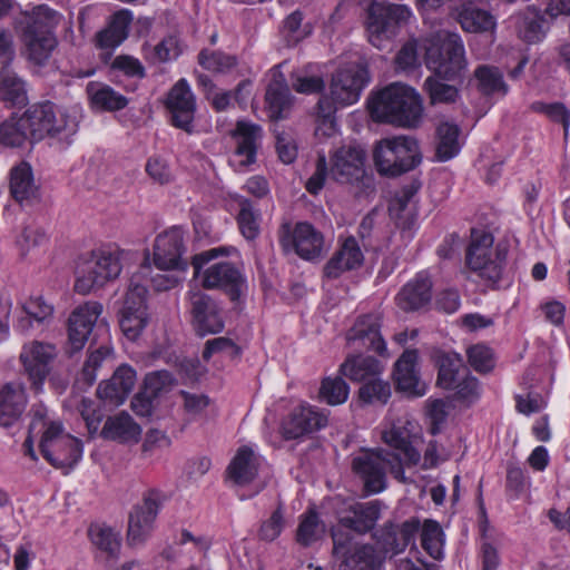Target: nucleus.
Segmentation results:
<instances>
[{
	"instance_id": "nucleus-1",
	"label": "nucleus",
	"mask_w": 570,
	"mask_h": 570,
	"mask_svg": "<svg viewBox=\"0 0 570 570\" xmlns=\"http://www.w3.org/2000/svg\"><path fill=\"white\" fill-rule=\"evenodd\" d=\"M381 515L377 500L352 502L338 512V524L332 529L333 554L341 558L338 570H375L377 556L373 546L357 541V534L371 531Z\"/></svg>"
},
{
	"instance_id": "nucleus-2",
	"label": "nucleus",
	"mask_w": 570,
	"mask_h": 570,
	"mask_svg": "<svg viewBox=\"0 0 570 570\" xmlns=\"http://www.w3.org/2000/svg\"><path fill=\"white\" fill-rule=\"evenodd\" d=\"M373 120L404 128H415L421 122L423 106L420 95L406 85L394 82L368 101Z\"/></svg>"
},
{
	"instance_id": "nucleus-3",
	"label": "nucleus",
	"mask_w": 570,
	"mask_h": 570,
	"mask_svg": "<svg viewBox=\"0 0 570 570\" xmlns=\"http://www.w3.org/2000/svg\"><path fill=\"white\" fill-rule=\"evenodd\" d=\"M368 81L366 68L361 66L341 69L333 76L330 87L331 97L323 96L317 104V135L322 132V135L332 136L335 132L334 114L337 108L357 102Z\"/></svg>"
},
{
	"instance_id": "nucleus-4",
	"label": "nucleus",
	"mask_w": 570,
	"mask_h": 570,
	"mask_svg": "<svg viewBox=\"0 0 570 570\" xmlns=\"http://www.w3.org/2000/svg\"><path fill=\"white\" fill-rule=\"evenodd\" d=\"M61 20L62 16L46 4H40L23 14L21 41L30 62L45 66L49 61L58 45L55 30Z\"/></svg>"
},
{
	"instance_id": "nucleus-5",
	"label": "nucleus",
	"mask_w": 570,
	"mask_h": 570,
	"mask_svg": "<svg viewBox=\"0 0 570 570\" xmlns=\"http://www.w3.org/2000/svg\"><path fill=\"white\" fill-rule=\"evenodd\" d=\"M225 253V248H212L193 257L194 275L206 289H223L232 301H238L247 292V281L243 273L229 262H218L202 269L210 261Z\"/></svg>"
},
{
	"instance_id": "nucleus-6",
	"label": "nucleus",
	"mask_w": 570,
	"mask_h": 570,
	"mask_svg": "<svg viewBox=\"0 0 570 570\" xmlns=\"http://www.w3.org/2000/svg\"><path fill=\"white\" fill-rule=\"evenodd\" d=\"M129 252L117 247L98 248L82 259L76 271L75 291L87 295L116 279L127 261Z\"/></svg>"
},
{
	"instance_id": "nucleus-7",
	"label": "nucleus",
	"mask_w": 570,
	"mask_h": 570,
	"mask_svg": "<svg viewBox=\"0 0 570 570\" xmlns=\"http://www.w3.org/2000/svg\"><path fill=\"white\" fill-rule=\"evenodd\" d=\"M352 470L358 475L368 493H380L386 488V471L399 481L406 483L399 455H390L384 449L362 450L352 460Z\"/></svg>"
},
{
	"instance_id": "nucleus-8",
	"label": "nucleus",
	"mask_w": 570,
	"mask_h": 570,
	"mask_svg": "<svg viewBox=\"0 0 570 570\" xmlns=\"http://www.w3.org/2000/svg\"><path fill=\"white\" fill-rule=\"evenodd\" d=\"M373 157L377 171L391 177L413 170L422 161L419 142L412 136H395L380 140Z\"/></svg>"
},
{
	"instance_id": "nucleus-9",
	"label": "nucleus",
	"mask_w": 570,
	"mask_h": 570,
	"mask_svg": "<svg viewBox=\"0 0 570 570\" xmlns=\"http://www.w3.org/2000/svg\"><path fill=\"white\" fill-rule=\"evenodd\" d=\"M150 274L148 264L140 265L129 282L125 295L122 308L119 312V325L124 335L130 340H137L149 322L147 312V277Z\"/></svg>"
},
{
	"instance_id": "nucleus-10",
	"label": "nucleus",
	"mask_w": 570,
	"mask_h": 570,
	"mask_svg": "<svg viewBox=\"0 0 570 570\" xmlns=\"http://www.w3.org/2000/svg\"><path fill=\"white\" fill-rule=\"evenodd\" d=\"M277 237L284 252H293L304 261H320L326 253L323 233L308 222H283Z\"/></svg>"
},
{
	"instance_id": "nucleus-11",
	"label": "nucleus",
	"mask_w": 570,
	"mask_h": 570,
	"mask_svg": "<svg viewBox=\"0 0 570 570\" xmlns=\"http://www.w3.org/2000/svg\"><path fill=\"white\" fill-rule=\"evenodd\" d=\"M412 17L411 9L405 4L374 0L366 11V31L368 41L382 49L384 41L395 35V29L406 24Z\"/></svg>"
},
{
	"instance_id": "nucleus-12",
	"label": "nucleus",
	"mask_w": 570,
	"mask_h": 570,
	"mask_svg": "<svg viewBox=\"0 0 570 570\" xmlns=\"http://www.w3.org/2000/svg\"><path fill=\"white\" fill-rule=\"evenodd\" d=\"M493 236L482 229H472L471 243L466 250V265L481 278L498 282L507 259V250L498 247L492 250Z\"/></svg>"
},
{
	"instance_id": "nucleus-13",
	"label": "nucleus",
	"mask_w": 570,
	"mask_h": 570,
	"mask_svg": "<svg viewBox=\"0 0 570 570\" xmlns=\"http://www.w3.org/2000/svg\"><path fill=\"white\" fill-rule=\"evenodd\" d=\"M439 48L431 46L426 48L425 65L439 77L446 80H458L464 76L466 70L465 50L462 39L456 33H445Z\"/></svg>"
},
{
	"instance_id": "nucleus-14",
	"label": "nucleus",
	"mask_w": 570,
	"mask_h": 570,
	"mask_svg": "<svg viewBox=\"0 0 570 570\" xmlns=\"http://www.w3.org/2000/svg\"><path fill=\"white\" fill-rule=\"evenodd\" d=\"M22 117L31 132V141L41 140L47 135L68 136L77 130L76 120L50 101L32 105Z\"/></svg>"
},
{
	"instance_id": "nucleus-15",
	"label": "nucleus",
	"mask_w": 570,
	"mask_h": 570,
	"mask_svg": "<svg viewBox=\"0 0 570 570\" xmlns=\"http://www.w3.org/2000/svg\"><path fill=\"white\" fill-rule=\"evenodd\" d=\"M42 456L57 469H72L82 456L80 440L63 431L62 424L51 425L40 438Z\"/></svg>"
},
{
	"instance_id": "nucleus-16",
	"label": "nucleus",
	"mask_w": 570,
	"mask_h": 570,
	"mask_svg": "<svg viewBox=\"0 0 570 570\" xmlns=\"http://www.w3.org/2000/svg\"><path fill=\"white\" fill-rule=\"evenodd\" d=\"M165 499V494L157 489H150L144 493L141 503L135 505L129 514L127 533L129 544H140L150 534Z\"/></svg>"
},
{
	"instance_id": "nucleus-17",
	"label": "nucleus",
	"mask_w": 570,
	"mask_h": 570,
	"mask_svg": "<svg viewBox=\"0 0 570 570\" xmlns=\"http://www.w3.org/2000/svg\"><path fill=\"white\" fill-rule=\"evenodd\" d=\"M259 469L261 460L253 449L247 445L240 446L227 466V476L238 487L253 484V490L248 494H239V500L257 495L267 485L266 479H259Z\"/></svg>"
},
{
	"instance_id": "nucleus-18",
	"label": "nucleus",
	"mask_w": 570,
	"mask_h": 570,
	"mask_svg": "<svg viewBox=\"0 0 570 570\" xmlns=\"http://www.w3.org/2000/svg\"><path fill=\"white\" fill-rule=\"evenodd\" d=\"M57 354V348L51 343L32 341L22 346L19 358L31 385L37 391L42 387Z\"/></svg>"
},
{
	"instance_id": "nucleus-19",
	"label": "nucleus",
	"mask_w": 570,
	"mask_h": 570,
	"mask_svg": "<svg viewBox=\"0 0 570 570\" xmlns=\"http://www.w3.org/2000/svg\"><path fill=\"white\" fill-rule=\"evenodd\" d=\"M184 232L171 227L159 234L154 244L153 262L161 271H186Z\"/></svg>"
},
{
	"instance_id": "nucleus-20",
	"label": "nucleus",
	"mask_w": 570,
	"mask_h": 570,
	"mask_svg": "<svg viewBox=\"0 0 570 570\" xmlns=\"http://www.w3.org/2000/svg\"><path fill=\"white\" fill-rule=\"evenodd\" d=\"M327 414L307 403L294 406L281 422V434L285 440H297L327 425Z\"/></svg>"
},
{
	"instance_id": "nucleus-21",
	"label": "nucleus",
	"mask_w": 570,
	"mask_h": 570,
	"mask_svg": "<svg viewBox=\"0 0 570 570\" xmlns=\"http://www.w3.org/2000/svg\"><path fill=\"white\" fill-rule=\"evenodd\" d=\"M166 108L173 126L187 134L194 131L196 99L186 79H179L168 91Z\"/></svg>"
},
{
	"instance_id": "nucleus-22",
	"label": "nucleus",
	"mask_w": 570,
	"mask_h": 570,
	"mask_svg": "<svg viewBox=\"0 0 570 570\" xmlns=\"http://www.w3.org/2000/svg\"><path fill=\"white\" fill-rule=\"evenodd\" d=\"M365 151L360 146L345 145L331 158L330 177L341 184H354L364 177Z\"/></svg>"
},
{
	"instance_id": "nucleus-23",
	"label": "nucleus",
	"mask_w": 570,
	"mask_h": 570,
	"mask_svg": "<svg viewBox=\"0 0 570 570\" xmlns=\"http://www.w3.org/2000/svg\"><path fill=\"white\" fill-rule=\"evenodd\" d=\"M190 313L196 332L200 336L223 331L222 307L209 295L195 291L189 294Z\"/></svg>"
},
{
	"instance_id": "nucleus-24",
	"label": "nucleus",
	"mask_w": 570,
	"mask_h": 570,
	"mask_svg": "<svg viewBox=\"0 0 570 570\" xmlns=\"http://www.w3.org/2000/svg\"><path fill=\"white\" fill-rule=\"evenodd\" d=\"M381 325L382 320L379 314L361 315L347 332L346 340L356 350L374 351L383 355L386 343L381 334Z\"/></svg>"
},
{
	"instance_id": "nucleus-25",
	"label": "nucleus",
	"mask_w": 570,
	"mask_h": 570,
	"mask_svg": "<svg viewBox=\"0 0 570 570\" xmlns=\"http://www.w3.org/2000/svg\"><path fill=\"white\" fill-rule=\"evenodd\" d=\"M102 309L100 303L87 302L72 311L68 318V340L73 351L85 346Z\"/></svg>"
},
{
	"instance_id": "nucleus-26",
	"label": "nucleus",
	"mask_w": 570,
	"mask_h": 570,
	"mask_svg": "<svg viewBox=\"0 0 570 570\" xmlns=\"http://www.w3.org/2000/svg\"><path fill=\"white\" fill-rule=\"evenodd\" d=\"M413 423L409 420H397L389 430L382 432V440L402 459V468L416 465L421 460L420 452L412 445Z\"/></svg>"
},
{
	"instance_id": "nucleus-27",
	"label": "nucleus",
	"mask_w": 570,
	"mask_h": 570,
	"mask_svg": "<svg viewBox=\"0 0 570 570\" xmlns=\"http://www.w3.org/2000/svg\"><path fill=\"white\" fill-rule=\"evenodd\" d=\"M363 262L364 254L357 239L348 236L340 240L338 248L323 268V275L328 279H336L345 272L361 267Z\"/></svg>"
},
{
	"instance_id": "nucleus-28",
	"label": "nucleus",
	"mask_w": 570,
	"mask_h": 570,
	"mask_svg": "<svg viewBox=\"0 0 570 570\" xmlns=\"http://www.w3.org/2000/svg\"><path fill=\"white\" fill-rule=\"evenodd\" d=\"M421 527L417 518H410L400 527L393 523L385 524L377 533V542L382 546L385 553L399 554L405 548L414 542V538Z\"/></svg>"
},
{
	"instance_id": "nucleus-29",
	"label": "nucleus",
	"mask_w": 570,
	"mask_h": 570,
	"mask_svg": "<svg viewBox=\"0 0 570 570\" xmlns=\"http://www.w3.org/2000/svg\"><path fill=\"white\" fill-rule=\"evenodd\" d=\"M28 397L24 385L20 382H9L0 389V426L14 425L26 410Z\"/></svg>"
},
{
	"instance_id": "nucleus-30",
	"label": "nucleus",
	"mask_w": 570,
	"mask_h": 570,
	"mask_svg": "<svg viewBox=\"0 0 570 570\" xmlns=\"http://www.w3.org/2000/svg\"><path fill=\"white\" fill-rule=\"evenodd\" d=\"M432 298V281L426 272H420L409 281L395 297L397 306L404 312L417 311Z\"/></svg>"
},
{
	"instance_id": "nucleus-31",
	"label": "nucleus",
	"mask_w": 570,
	"mask_h": 570,
	"mask_svg": "<svg viewBox=\"0 0 570 570\" xmlns=\"http://www.w3.org/2000/svg\"><path fill=\"white\" fill-rule=\"evenodd\" d=\"M263 136L262 127L247 120H238L233 131L236 140L235 156L239 157V167H247L255 163L257 149Z\"/></svg>"
},
{
	"instance_id": "nucleus-32",
	"label": "nucleus",
	"mask_w": 570,
	"mask_h": 570,
	"mask_svg": "<svg viewBox=\"0 0 570 570\" xmlns=\"http://www.w3.org/2000/svg\"><path fill=\"white\" fill-rule=\"evenodd\" d=\"M416 363L417 352L406 350L395 363L394 380L399 390L413 396H422L425 394V385L420 381Z\"/></svg>"
},
{
	"instance_id": "nucleus-33",
	"label": "nucleus",
	"mask_w": 570,
	"mask_h": 570,
	"mask_svg": "<svg viewBox=\"0 0 570 570\" xmlns=\"http://www.w3.org/2000/svg\"><path fill=\"white\" fill-rule=\"evenodd\" d=\"M265 100L271 119L279 120L288 116L293 105V96L282 76L269 82L266 89Z\"/></svg>"
},
{
	"instance_id": "nucleus-34",
	"label": "nucleus",
	"mask_w": 570,
	"mask_h": 570,
	"mask_svg": "<svg viewBox=\"0 0 570 570\" xmlns=\"http://www.w3.org/2000/svg\"><path fill=\"white\" fill-rule=\"evenodd\" d=\"M140 433V426L126 412L109 416L101 430V435L105 439L121 443L137 442Z\"/></svg>"
},
{
	"instance_id": "nucleus-35",
	"label": "nucleus",
	"mask_w": 570,
	"mask_h": 570,
	"mask_svg": "<svg viewBox=\"0 0 570 570\" xmlns=\"http://www.w3.org/2000/svg\"><path fill=\"white\" fill-rule=\"evenodd\" d=\"M21 313L14 327L26 334L32 328L33 322L42 324L51 318L53 306L46 302L42 296H31L21 304Z\"/></svg>"
},
{
	"instance_id": "nucleus-36",
	"label": "nucleus",
	"mask_w": 570,
	"mask_h": 570,
	"mask_svg": "<svg viewBox=\"0 0 570 570\" xmlns=\"http://www.w3.org/2000/svg\"><path fill=\"white\" fill-rule=\"evenodd\" d=\"M383 366L380 361L372 356H350L340 366V373L354 382H368L380 376Z\"/></svg>"
},
{
	"instance_id": "nucleus-37",
	"label": "nucleus",
	"mask_w": 570,
	"mask_h": 570,
	"mask_svg": "<svg viewBox=\"0 0 570 570\" xmlns=\"http://www.w3.org/2000/svg\"><path fill=\"white\" fill-rule=\"evenodd\" d=\"M0 101L10 107H23L28 104L26 80L8 68L0 71Z\"/></svg>"
},
{
	"instance_id": "nucleus-38",
	"label": "nucleus",
	"mask_w": 570,
	"mask_h": 570,
	"mask_svg": "<svg viewBox=\"0 0 570 570\" xmlns=\"http://www.w3.org/2000/svg\"><path fill=\"white\" fill-rule=\"evenodd\" d=\"M436 365L439 370L436 383L444 390H454L468 371L461 356L455 353H440L436 356Z\"/></svg>"
},
{
	"instance_id": "nucleus-39",
	"label": "nucleus",
	"mask_w": 570,
	"mask_h": 570,
	"mask_svg": "<svg viewBox=\"0 0 570 570\" xmlns=\"http://www.w3.org/2000/svg\"><path fill=\"white\" fill-rule=\"evenodd\" d=\"M86 91L92 107L100 110L116 111L124 109L128 105V99L125 96L101 82H89Z\"/></svg>"
},
{
	"instance_id": "nucleus-40",
	"label": "nucleus",
	"mask_w": 570,
	"mask_h": 570,
	"mask_svg": "<svg viewBox=\"0 0 570 570\" xmlns=\"http://www.w3.org/2000/svg\"><path fill=\"white\" fill-rule=\"evenodd\" d=\"M10 191L12 197L19 202H28L37 197L38 187L33 179L32 169L29 164L21 163L11 169Z\"/></svg>"
},
{
	"instance_id": "nucleus-41",
	"label": "nucleus",
	"mask_w": 570,
	"mask_h": 570,
	"mask_svg": "<svg viewBox=\"0 0 570 570\" xmlns=\"http://www.w3.org/2000/svg\"><path fill=\"white\" fill-rule=\"evenodd\" d=\"M461 27L469 32H488L495 28V18L475 6H464L459 14Z\"/></svg>"
},
{
	"instance_id": "nucleus-42",
	"label": "nucleus",
	"mask_w": 570,
	"mask_h": 570,
	"mask_svg": "<svg viewBox=\"0 0 570 570\" xmlns=\"http://www.w3.org/2000/svg\"><path fill=\"white\" fill-rule=\"evenodd\" d=\"M92 544L108 558H116L120 551V537L111 528L92 524L88 530Z\"/></svg>"
},
{
	"instance_id": "nucleus-43",
	"label": "nucleus",
	"mask_w": 570,
	"mask_h": 570,
	"mask_svg": "<svg viewBox=\"0 0 570 570\" xmlns=\"http://www.w3.org/2000/svg\"><path fill=\"white\" fill-rule=\"evenodd\" d=\"M436 132L439 138L436 158L440 161H448L456 156L460 150V129L454 124L442 122L439 125Z\"/></svg>"
},
{
	"instance_id": "nucleus-44",
	"label": "nucleus",
	"mask_w": 570,
	"mask_h": 570,
	"mask_svg": "<svg viewBox=\"0 0 570 570\" xmlns=\"http://www.w3.org/2000/svg\"><path fill=\"white\" fill-rule=\"evenodd\" d=\"M261 213L254 208L249 199H242L239 202V213L237 215V223L242 235L247 240H254L261 233Z\"/></svg>"
},
{
	"instance_id": "nucleus-45",
	"label": "nucleus",
	"mask_w": 570,
	"mask_h": 570,
	"mask_svg": "<svg viewBox=\"0 0 570 570\" xmlns=\"http://www.w3.org/2000/svg\"><path fill=\"white\" fill-rule=\"evenodd\" d=\"M198 63L210 72L227 73L238 63L237 57L219 50L203 49L198 53Z\"/></svg>"
},
{
	"instance_id": "nucleus-46",
	"label": "nucleus",
	"mask_w": 570,
	"mask_h": 570,
	"mask_svg": "<svg viewBox=\"0 0 570 570\" xmlns=\"http://www.w3.org/2000/svg\"><path fill=\"white\" fill-rule=\"evenodd\" d=\"M31 140V132L23 117L11 118L0 126V144L7 147H20Z\"/></svg>"
},
{
	"instance_id": "nucleus-47",
	"label": "nucleus",
	"mask_w": 570,
	"mask_h": 570,
	"mask_svg": "<svg viewBox=\"0 0 570 570\" xmlns=\"http://www.w3.org/2000/svg\"><path fill=\"white\" fill-rule=\"evenodd\" d=\"M324 532L325 527L320 521L317 513L314 510H309L301 517L296 540L299 544L308 547L321 539Z\"/></svg>"
},
{
	"instance_id": "nucleus-48",
	"label": "nucleus",
	"mask_w": 570,
	"mask_h": 570,
	"mask_svg": "<svg viewBox=\"0 0 570 570\" xmlns=\"http://www.w3.org/2000/svg\"><path fill=\"white\" fill-rule=\"evenodd\" d=\"M474 76L483 94H500L504 96L508 92V86L503 80V75L497 67L480 66L476 68Z\"/></svg>"
},
{
	"instance_id": "nucleus-49",
	"label": "nucleus",
	"mask_w": 570,
	"mask_h": 570,
	"mask_svg": "<svg viewBox=\"0 0 570 570\" xmlns=\"http://www.w3.org/2000/svg\"><path fill=\"white\" fill-rule=\"evenodd\" d=\"M304 16L299 10L293 11L288 14L281 29L288 46H295L312 33V26L303 23Z\"/></svg>"
},
{
	"instance_id": "nucleus-50",
	"label": "nucleus",
	"mask_w": 570,
	"mask_h": 570,
	"mask_svg": "<svg viewBox=\"0 0 570 570\" xmlns=\"http://www.w3.org/2000/svg\"><path fill=\"white\" fill-rule=\"evenodd\" d=\"M443 531L439 522L428 519L422 525L421 543L423 549L435 560L443 557Z\"/></svg>"
},
{
	"instance_id": "nucleus-51",
	"label": "nucleus",
	"mask_w": 570,
	"mask_h": 570,
	"mask_svg": "<svg viewBox=\"0 0 570 570\" xmlns=\"http://www.w3.org/2000/svg\"><path fill=\"white\" fill-rule=\"evenodd\" d=\"M350 387L342 377H327L323 380L320 389V399L328 405H340L346 402Z\"/></svg>"
},
{
	"instance_id": "nucleus-52",
	"label": "nucleus",
	"mask_w": 570,
	"mask_h": 570,
	"mask_svg": "<svg viewBox=\"0 0 570 570\" xmlns=\"http://www.w3.org/2000/svg\"><path fill=\"white\" fill-rule=\"evenodd\" d=\"M424 89L432 105L452 104L459 98V90L455 86L444 83L432 76L425 79Z\"/></svg>"
},
{
	"instance_id": "nucleus-53",
	"label": "nucleus",
	"mask_w": 570,
	"mask_h": 570,
	"mask_svg": "<svg viewBox=\"0 0 570 570\" xmlns=\"http://www.w3.org/2000/svg\"><path fill=\"white\" fill-rule=\"evenodd\" d=\"M16 244L21 252V255L41 248L48 244V236L46 232L35 224L26 225L18 236Z\"/></svg>"
},
{
	"instance_id": "nucleus-54",
	"label": "nucleus",
	"mask_w": 570,
	"mask_h": 570,
	"mask_svg": "<svg viewBox=\"0 0 570 570\" xmlns=\"http://www.w3.org/2000/svg\"><path fill=\"white\" fill-rule=\"evenodd\" d=\"M391 396V386L376 376L371 381L364 383L358 391V397L364 403H381L385 404Z\"/></svg>"
},
{
	"instance_id": "nucleus-55",
	"label": "nucleus",
	"mask_w": 570,
	"mask_h": 570,
	"mask_svg": "<svg viewBox=\"0 0 570 570\" xmlns=\"http://www.w3.org/2000/svg\"><path fill=\"white\" fill-rule=\"evenodd\" d=\"M292 87L298 94L313 95L324 90L325 81L321 73L309 72L307 69H304L293 75Z\"/></svg>"
},
{
	"instance_id": "nucleus-56",
	"label": "nucleus",
	"mask_w": 570,
	"mask_h": 570,
	"mask_svg": "<svg viewBox=\"0 0 570 570\" xmlns=\"http://www.w3.org/2000/svg\"><path fill=\"white\" fill-rule=\"evenodd\" d=\"M175 384V379L169 371L159 370L146 374L144 391L154 399L169 392Z\"/></svg>"
},
{
	"instance_id": "nucleus-57",
	"label": "nucleus",
	"mask_w": 570,
	"mask_h": 570,
	"mask_svg": "<svg viewBox=\"0 0 570 570\" xmlns=\"http://www.w3.org/2000/svg\"><path fill=\"white\" fill-rule=\"evenodd\" d=\"M532 110L544 114L551 121L561 124L563 127L564 139L569 136L570 110L562 102L546 104L541 101L533 102Z\"/></svg>"
},
{
	"instance_id": "nucleus-58",
	"label": "nucleus",
	"mask_w": 570,
	"mask_h": 570,
	"mask_svg": "<svg viewBox=\"0 0 570 570\" xmlns=\"http://www.w3.org/2000/svg\"><path fill=\"white\" fill-rule=\"evenodd\" d=\"M181 53L179 39L176 36L165 37L159 43L150 48L147 58L153 62H167Z\"/></svg>"
},
{
	"instance_id": "nucleus-59",
	"label": "nucleus",
	"mask_w": 570,
	"mask_h": 570,
	"mask_svg": "<svg viewBox=\"0 0 570 570\" xmlns=\"http://www.w3.org/2000/svg\"><path fill=\"white\" fill-rule=\"evenodd\" d=\"M285 527L284 512L278 507L268 519L264 520L261 524L258 537L264 541H274L279 537Z\"/></svg>"
},
{
	"instance_id": "nucleus-60",
	"label": "nucleus",
	"mask_w": 570,
	"mask_h": 570,
	"mask_svg": "<svg viewBox=\"0 0 570 570\" xmlns=\"http://www.w3.org/2000/svg\"><path fill=\"white\" fill-rule=\"evenodd\" d=\"M468 358L470 365L478 372H490L493 366V357L491 350L482 344H476L468 350Z\"/></svg>"
},
{
	"instance_id": "nucleus-61",
	"label": "nucleus",
	"mask_w": 570,
	"mask_h": 570,
	"mask_svg": "<svg viewBox=\"0 0 570 570\" xmlns=\"http://www.w3.org/2000/svg\"><path fill=\"white\" fill-rule=\"evenodd\" d=\"M216 353H225L227 356L234 358L239 356V347L227 337H216L208 340L203 351V358L208 361Z\"/></svg>"
},
{
	"instance_id": "nucleus-62",
	"label": "nucleus",
	"mask_w": 570,
	"mask_h": 570,
	"mask_svg": "<svg viewBox=\"0 0 570 570\" xmlns=\"http://www.w3.org/2000/svg\"><path fill=\"white\" fill-rule=\"evenodd\" d=\"M110 354V350L107 346H100L99 348L92 351L82 367L81 375L86 383L91 385L97 379V370L101 366L102 362Z\"/></svg>"
},
{
	"instance_id": "nucleus-63",
	"label": "nucleus",
	"mask_w": 570,
	"mask_h": 570,
	"mask_svg": "<svg viewBox=\"0 0 570 570\" xmlns=\"http://www.w3.org/2000/svg\"><path fill=\"white\" fill-rule=\"evenodd\" d=\"M548 29L544 16H535L533 18H525L520 29L521 37L530 42L540 41Z\"/></svg>"
},
{
	"instance_id": "nucleus-64",
	"label": "nucleus",
	"mask_w": 570,
	"mask_h": 570,
	"mask_svg": "<svg viewBox=\"0 0 570 570\" xmlns=\"http://www.w3.org/2000/svg\"><path fill=\"white\" fill-rule=\"evenodd\" d=\"M78 411L86 423L89 434H95L102 419L98 405L95 401L83 397L78 405Z\"/></svg>"
}]
</instances>
